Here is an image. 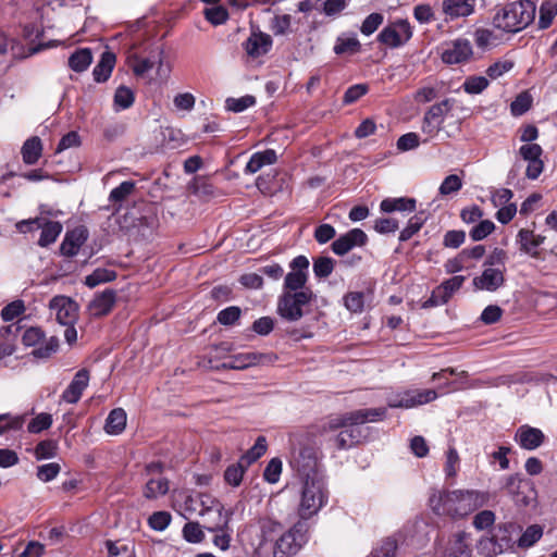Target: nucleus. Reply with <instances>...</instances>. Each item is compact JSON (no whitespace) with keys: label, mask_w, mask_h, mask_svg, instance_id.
I'll return each mask as SVG.
<instances>
[{"label":"nucleus","mask_w":557,"mask_h":557,"mask_svg":"<svg viewBox=\"0 0 557 557\" xmlns=\"http://www.w3.org/2000/svg\"><path fill=\"white\" fill-rule=\"evenodd\" d=\"M490 495L476 490L434 491L429 498L436 515L463 518L488 503Z\"/></svg>","instance_id":"nucleus-1"},{"label":"nucleus","mask_w":557,"mask_h":557,"mask_svg":"<svg viewBox=\"0 0 557 557\" xmlns=\"http://www.w3.org/2000/svg\"><path fill=\"white\" fill-rule=\"evenodd\" d=\"M535 11L536 7L531 0L513 1L495 13L493 25L506 33H518L534 21Z\"/></svg>","instance_id":"nucleus-2"},{"label":"nucleus","mask_w":557,"mask_h":557,"mask_svg":"<svg viewBox=\"0 0 557 557\" xmlns=\"http://www.w3.org/2000/svg\"><path fill=\"white\" fill-rule=\"evenodd\" d=\"M327 502L323 476L302 480L298 513L302 520L315 515Z\"/></svg>","instance_id":"nucleus-3"},{"label":"nucleus","mask_w":557,"mask_h":557,"mask_svg":"<svg viewBox=\"0 0 557 557\" xmlns=\"http://www.w3.org/2000/svg\"><path fill=\"white\" fill-rule=\"evenodd\" d=\"M387 410L385 407L358 409L341 414L330 416L321 425V433L336 431L337 426L345 423L357 424L361 428L368 422H377L386 418Z\"/></svg>","instance_id":"nucleus-4"},{"label":"nucleus","mask_w":557,"mask_h":557,"mask_svg":"<svg viewBox=\"0 0 557 557\" xmlns=\"http://www.w3.org/2000/svg\"><path fill=\"white\" fill-rule=\"evenodd\" d=\"M308 542V524L298 521L274 543L273 557H293Z\"/></svg>","instance_id":"nucleus-5"},{"label":"nucleus","mask_w":557,"mask_h":557,"mask_svg":"<svg viewBox=\"0 0 557 557\" xmlns=\"http://www.w3.org/2000/svg\"><path fill=\"white\" fill-rule=\"evenodd\" d=\"M313 297L312 290L282 292L277 301V313L289 322H296L304 317V307L308 306Z\"/></svg>","instance_id":"nucleus-6"},{"label":"nucleus","mask_w":557,"mask_h":557,"mask_svg":"<svg viewBox=\"0 0 557 557\" xmlns=\"http://www.w3.org/2000/svg\"><path fill=\"white\" fill-rule=\"evenodd\" d=\"M16 228L21 233L41 230L38 245L48 247L53 244L61 234L63 226L59 221H51L42 216L24 220L16 224Z\"/></svg>","instance_id":"nucleus-7"},{"label":"nucleus","mask_w":557,"mask_h":557,"mask_svg":"<svg viewBox=\"0 0 557 557\" xmlns=\"http://www.w3.org/2000/svg\"><path fill=\"white\" fill-rule=\"evenodd\" d=\"M456 100L446 98L441 102L431 106L424 113L421 129L424 134L434 136L444 124L445 116L454 109Z\"/></svg>","instance_id":"nucleus-8"},{"label":"nucleus","mask_w":557,"mask_h":557,"mask_svg":"<svg viewBox=\"0 0 557 557\" xmlns=\"http://www.w3.org/2000/svg\"><path fill=\"white\" fill-rule=\"evenodd\" d=\"M309 260L306 256L299 255L295 257L290 263V272L284 278L283 292L312 290L307 287Z\"/></svg>","instance_id":"nucleus-9"},{"label":"nucleus","mask_w":557,"mask_h":557,"mask_svg":"<svg viewBox=\"0 0 557 557\" xmlns=\"http://www.w3.org/2000/svg\"><path fill=\"white\" fill-rule=\"evenodd\" d=\"M437 398L435 389L423 391H401L391 394L387 397V406L389 408H412L419 405H424Z\"/></svg>","instance_id":"nucleus-10"},{"label":"nucleus","mask_w":557,"mask_h":557,"mask_svg":"<svg viewBox=\"0 0 557 557\" xmlns=\"http://www.w3.org/2000/svg\"><path fill=\"white\" fill-rule=\"evenodd\" d=\"M290 466L301 480L322 476L318 470L317 453L312 447L305 446L295 451L290 459Z\"/></svg>","instance_id":"nucleus-11"},{"label":"nucleus","mask_w":557,"mask_h":557,"mask_svg":"<svg viewBox=\"0 0 557 557\" xmlns=\"http://www.w3.org/2000/svg\"><path fill=\"white\" fill-rule=\"evenodd\" d=\"M515 524L503 523L497 527L496 533L491 537H481L478 548L484 550L491 547L495 554H504L508 550H513L516 542L512 539V531ZM482 554V552H480Z\"/></svg>","instance_id":"nucleus-12"},{"label":"nucleus","mask_w":557,"mask_h":557,"mask_svg":"<svg viewBox=\"0 0 557 557\" xmlns=\"http://www.w3.org/2000/svg\"><path fill=\"white\" fill-rule=\"evenodd\" d=\"M473 55L472 45L469 39L457 38L444 42L441 47V59L445 64H461L468 62Z\"/></svg>","instance_id":"nucleus-13"},{"label":"nucleus","mask_w":557,"mask_h":557,"mask_svg":"<svg viewBox=\"0 0 557 557\" xmlns=\"http://www.w3.org/2000/svg\"><path fill=\"white\" fill-rule=\"evenodd\" d=\"M368 243V235L361 228H352L336 238L332 245V251L337 256H344L355 247H363Z\"/></svg>","instance_id":"nucleus-14"},{"label":"nucleus","mask_w":557,"mask_h":557,"mask_svg":"<svg viewBox=\"0 0 557 557\" xmlns=\"http://www.w3.org/2000/svg\"><path fill=\"white\" fill-rule=\"evenodd\" d=\"M50 309L55 311L57 321L62 325H72L77 319L78 306L69 297L57 296L52 298Z\"/></svg>","instance_id":"nucleus-15"},{"label":"nucleus","mask_w":557,"mask_h":557,"mask_svg":"<svg viewBox=\"0 0 557 557\" xmlns=\"http://www.w3.org/2000/svg\"><path fill=\"white\" fill-rule=\"evenodd\" d=\"M90 373L87 369L78 370L69 386L63 391L61 400L66 404H76L82 398L84 391L88 387Z\"/></svg>","instance_id":"nucleus-16"},{"label":"nucleus","mask_w":557,"mask_h":557,"mask_svg":"<svg viewBox=\"0 0 557 557\" xmlns=\"http://www.w3.org/2000/svg\"><path fill=\"white\" fill-rule=\"evenodd\" d=\"M88 230L85 226H77L65 233V236L60 245V253L64 257H75L81 247L88 239Z\"/></svg>","instance_id":"nucleus-17"},{"label":"nucleus","mask_w":557,"mask_h":557,"mask_svg":"<svg viewBox=\"0 0 557 557\" xmlns=\"http://www.w3.org/2000/svg\"><path fill=\"white\" fill-rule=\"evenodd\" d=\"M184 505L186 511H198L200 516H205L208 512L215 511L219 518H221L224 511V507L220 503H215L214 500L210 499L208 495L201 493L187 496Z\"/></svg>","instance_id":"nucleus-18"},{"label":"nucleus","mask_w":557,"mask_h":557,"mask_svg":"<svg viewBox=\"0 0 557 557\" xmlns=\"http://www.w3.org/2000/svg\"><path fill=\"white\" fill-rule=\"evenodd\" d=\"M513 440L521 448L534 450L544 443L545 435L540 429L523 424L517 429Z\"/></svg>","instance_id":"nucleus-19"},{"label":"nucleus","mask_w":557,"mask_h":557,"mask_svg":"<svg viewBox=\"0 0 557 557\" xmlns=\"http://www.w3.org/2000/svg\"><path fill=\"white\" fill-rule=\"evenodd\" d=\"M342 431L333 438L334 446L338 450H347L359 444L364 437L363 430L357 424L345 423L337 426Z\"/></svg>","instance_id":"nucleus-20"},{"label":"nucleus","mask_w":557,"mask_h":557,"mask_svg":"<svg viewBox=\"0 0 557 557\" xmlns=\"http://www.w3.org/2000/svg\"><path fill=\"white\" fill-rule=\"evenodd\" d=\"M116 301V292L111 288L104 289L102 293L96 294L88 305L90 315L100 318L111 312Z\"/></svg>","instance_id":"nucleus-21"},{"label":"nucleus","mask_w":557,"mask_h":557,"mask_svg":"<svg viewBox=\"0 0 557 557\" xmlns=\"http://www.w3.org/2000/svg\"><path fill=\"white\" fill-rule=\"evenodd\" d=\"M232 515V511H223L222 517L219 518L220 522L207 527L208 531L215 533L212 542L221 550H226L230 548L232 530L230 529L228 524Z\"/></svg>","instance_id":"nucleus-22"},{"label":"nucleus","mask_w":557,"mask_h":557,"mask_svg":"<svg viewBox=\"0 0 557 557\" xmlns=\"http://www.w3.org/2000/svg\"><path fill=\"white\" fill-rule=\"evenodd\" d=\"M505 283L504 270L486 268L480 276L473 278L476 289L495 292Z\"/></svg>","instance_id":"nucleus-23"},{"label":"nucleus","mask_w":557,"mask_h":557,"mask_svg":"<svg viewBox=\"0 0 557 557\" xmlns=\"http://www.w3.org/2000/svg\"><path fill=\"white\" fill-rule=\"evenodd\" d=\"M474 7L475 0H444L442 3L445 21L467 17L474 12Z\"/></svg>","instance_id":"nucleus-24"},{"label":"nucleus","mask_w":557,"mask_h":557,"mask_svg":"<svg viewBox=\"0 0 557 557\" xmlns=\"http://www.w3.org/2000/svg\"><path fill=\"white\" fill-rule=\"evenodd\" d=\"M272 38L264 33H252L244 42V49L251 58H259L270 51L272 48Z\"/></svg>","instance_id":"nucleus-25"},{"label":"nucleus","mask_w":557,"mask_h":557,"mask_svg":"<svg viewBox=\"0 0 557 557\" xmlns=\"http://www.w3.org/2000/svg\"><path fill=\"white\" fill-rule=\"evenodd\" d=\"M271 357L258 352H245L231 357L230 361L222 364L223 369L244 370L246 368L262 363L264 360H270Z\"/></svg>","instance_id":"nucleus-26"},{"label":"nucleus","mask_w":557,"mask_h":557,"mask_svg":"<svg viewBox=\"0 0 557 557\" xmlns=\"http://www.w3.org/2000/svg\"><path fill=\"white\" fill-rule=\"evenodd\" d=\"M529 483L519 473H513L505 479L503 490L509 494L517 504L528 505L529 499L524 495L523 487Z\"/></svg>","instance_id":"nucleus-27"},{"label":"nucleus","mask_w":557,"mask_h":557,"mask_svg":"<svg viewBox=\"0 0 557 557\" xmlns=\"http://www.w3.org/2000/svg\"><path fill=\"white\" fill-rule=\"evenodd\" d=\"M469 540L470 534L466 531L455 533L449 541L446 557H471L472 548Z\"/></svg>","instance_id":"nucleus-28"},{"label":"nucleus","mask_w":557,"mask_h":557,"mask_svg":"<svg viewBox=\"0 0 557 557\" xmlns=\"http://www.w3.org/2000/svg\"><path fill=\"white\" fill-rule=\"evenodd\" d=\"M333 51L337 55H354L361 51V44L356 34H341L335 41Z\"/></svg>","instance_id":"nucleus-29"},{"label":"nucleus","mask_w":557,"mask_h":557,"mask_svg":"<svg viewBox=\"0 0 557 557\" xmlns=\"http://www.w3.org/2000/svg\"><path fill=\"white\" fill-rule=\"evenodd\" d=\"M544 236L535 235L533 231L525 228L520 230L517 235L520 249L532 257L539 255L537 248L544 243Z\"/></svg>","instance_id":"nucleus-30"},{"label":"nucleus","mask_w":557,"mask_h":557,"mask_svg":"<svg viewBox=\"0 0 557 557\" xmlns=\"http://www.w3.org/2000/svg\"><path fill=\"white\" fill-rule=\"evenodd\" d=\"M115 61H116V58H115L114 53H112L110 51L103 52L101 54L99 62L92 70L94 79L97 83L107 82L109 79V77L111 76L113 67L115 65Z\"/></svg>","instance_id":"nucleus-31"},{"label":"nucleus","mask_w":557,"mask_h":557,"mask_svg":"<svg viewBox=\"0 0 557 557\" xmlns=\"http://www.w3.org/2000/svg\"><path fill=\"white\" fill-rule=\"evenodd\" d=\"M380 209L385 213L394 211L413 212L416 210V199L408 197L386 198L381 201Z\"/></svg>","instance_id":"nucleus-32"},{"label":"nucleus","mask_w":557,"mask_h":557,"mask_svg":"<svg viewBox=\"0 0 557 557\" xmlns=\"http://www.w3.org/2000/svg\"><path fill=\"white\" fill-rule=\"evenodd\" d=\"M135 182L124 181L111 190L109 201L112 203L113 212L120 211L122 202L135 190Z\"/></svg>","instance_id":"nucleus-33"},{"label":"nucleus","mask_w":557,"mask_h":557,"mask_svg":"<svg viewBox=\"0 0 557 557\" xmlns=\"http://www.w3.org/2000/svg\"><path fill=\"white\" fill-rule=\"evenodd\" d=\"M126 412L122 408H115L110 411L106 424L104 430L108 434L117 435L122 433L126 426Z\"/></svg>","instance_id":"nucleus-34"},{"label":"nucleus","mask_w":557,"mask_h":557,"mask_svg":"<svg viewBox=\"0 0 557 557\" xmlns=\"http://www.w3.org/2000/svg\"><path fill=\"white\" fill-rule=\"evenodd\" d=\"M92 62V54L89 48L76 50L69 58V66L77 73L86 71Z\"/></svg>","instance_id":"nucleus-35"},{"label":"nucleus","mask_w":557,"mask_h":557,"mask_svg":"<svg viewBox=\"0 0 557 557\" xmlns=\"http://www.w3.org/2000/svg\"><path fill=\"white\" fill-rule=\"evenodd\" d=\"M42 145L38 137L27 139L22 147L23 160L27 164H35L41 156Z\"/></svg>","instance_id":"nucleus-36"},{"label":"nucleus","mask_w":557,"mask_h":557,"mask_svg":"<svg viewBox=\"0 0 557 557\" xmlns=\"http://www.w3.org/2000/svg\"><path fill=\"white\" fill-rule=\"evenodd\" d=\"M169 492V481L165 478L150 479L144 487V496L147 499H156Z\"/></svg>","instance_id":"nucleus-37"},{"label":"nucleus","mask_w":557,"mask_h":557,"mask_svg":"<svg viewBox=\"0 0 557 557\" xmlns=\"http://www.w3.org/2000/svg\"><path fill=\"white\" fill-rule=\"evenodd\" d=\"M428 220V214L424 211H420L413 216H411L408 221L407 226L401 230L399 234V242L409 240L416 233H418L423 224Z\"/></svg>","instance_id":"nucleus-38"},{"label":"nucleus","mask_w":557,"mask_h":557,"mask_svg":"<svg viewBox=\"0 0 557 557\" xmlns=\"http://www.w3.org/2000/svg\"><path fill=\"white\" fill-rule=\"evenodd\" d=\"M135 101L134 91L127 86H119L114 92V107L116 111L126 110L133 106Z\"/></svg>","instance_id":"nucleus-39"},{"label":"nucleus","mask_w":557,"mask_h":557,"mask_svg":"<svg viewBox=\"0 0 557 557\" xmlns=\"http://www.w3.org/2000/svg\"><path fill=\"white\" fill-rule=\"evenodd\" d=\"M247 469L248 467L243 465L240 459L236 463L230 465L224 471L225 482L233 487L239 486Z\"/></svg>","instance_id":"nucleus-40"},{"label":"nucleus","mask_w":557,"mask_h":557,"mask_svg":"<svg viewBox=\"0 0 557 557\" xmlns=\"http://www.w3.org/2000/svg\"><path fill=\"white\" fill-rule=\"evenodd\" d=\"M267 451V440L264 436H259L256 440L255 445L244 454L239 459L243 465L249 467L253 462H256L260 457H262Z\"/></svg>","instance_id":"nucleus-41"},{"label":"nucleus","mask_w":557,"mask_h":557,"mask_svg":"<svg viewBox=\"0 0 557 557\" xmlns=\"http://www.w3.org/2000/svg\"><path fill=\"white\" fill-rule=\"evenodd\" d=\"M543 535V528L540 524H532L525 529L517 541L520 548H529L533 546Z\"/></svg>","instance_id":"nucleus-42"},{"label":"nucleus","mask_w":557,"mask_h":557,"mask_svg":"<svg viewBox=\"0 0 557 557\" xmlns=\"http://www.w3.org/2000/svg\"><path fill=\"white\" fill-rule=\"evenodd\" d=\"M116 278V273L113 270L98 268L91 274L87 275L85 278V284L94 288L99 284L111 282Z\"/></svg>","instance_id":"nucleus-43"},{"label":"nucleus","mask_w":557,"mask_h":557,"mask_svg":"<svg viewBox=\"0 0 557 557\" xmlns=\"http://www.w3.org/2000/svg\"><path fill=\"white\" fill-rule=\"evenodd\" d=\"M335 260L331 257L321 256L313 259V273L318 278H326L334 270Z\"/></svg>","instance_id":"nucleus-44"},{"label":"nucleus","mask_w":557,"mask_h":557,"mask_svg":"<svg viewBox=\"0 0 557 557\" xmlns=\"http://www.w3.org/2000/svg\"><path fill=\"white\" fill-rule=\"evenodd\" d=\"M59 348V339L54 336H51L49 339L45 342H40L39 345L32 351V355L35 358L47 359L51 357L54 352H57Z\"/></svg>","instance_id":"nucleus-45"},{"label":"nucleus","mask_w":557,"mask_h":557,"mask_svg":"<svg viewBox=\"0 0 557 557\" xmlns=\"http://www.w3.org/2000/svg\"><path fill=\"white\" fill-rule=\"evenodd\" d=\"M532 96L528 91L519 94L510 104V112L513 116H521L532 106Z\"/></svg>","instance_id":"nucleus-46"},{"label":"nucleus","mask_w":557,"mask_h":557,"mask_svg":"<svg viewBox=\"0 0 557 557\" xmlns=\"http://www.w3.org/2000/svg\"><path fill=\"white\" fill-rule=\"evenodd\" d=\"M557 15L556 3H543L540 8L539 28L546 29L550 26L554 17Z\"/></svg>","instance_id":"nucleus-47"},{"label":"nucleus","mask_w":557,"mask_h":557,"mask_svg":"<svg viewBox=\"0 0 557 557\" xmlns=\"http://www.w3.org/2000/svg\"><path fill=\"white\" fill-rule=\"evenodd\" d=\"M488 86V81L484 76H469L463 82V90L470 95L481 94Z\"/></svg>","instance_id":"nucleus-48"},{"label":"nucleus","mask_w":557,"mask_h":557,"mask_svg":"<svg viewBox=\"0 0 557 557\" xmlns=\"http://www.w3.org/2000/svg\"><path fill=\"white\" fill-rule=\"evenodd\" d=\"M57 443L53 440H45L35 447V457L37 460L53 458L57 454Z\"/></svg>","instance_id":"nucleus-49"},{"label":"nucleus","mask_w":557,"mask_h":557,"mask_svg":"<svg viewBox=\"0 0 557 557\" xmlns=\"http://www.w3.org/2000/svg\"><path fill=\"white\" fill-rule=\"evenodd\" d=\"M344 305L350 312L360 313L364 307V295L362 292H350L344 297Z\"/></svg>","instance_id":"nucleus-50"},{"label":"nucleus","mask_w":557,"mask_h":557,"mask_svg":"<svg viewBox=\"0 0 557 557\" xmlns=\"http://www.w3.org/2000/svg\"><path fill=\"white\" fill-rule=\"evenodd\" d=\"M52 424V416L47 412H41L36 416L27 425L29 433L37 434L47 429Z\"/></svg>","instance_id":"nucleus-51"},{"label":"nucleus","mask_w":557,"mask_h":557,"mask_svg":"<svg viewBox=\"0 0 557 557\" xmlns=\"http://www.w3.org/2000/svg\"><path fill=\"white\" fill-rule=\"evenodd\" d=\"M260 531H261V545L265 542L272 540V536L281 530V523L270 519L262 518L259 520Z\"/></svg>","instance_id":"nucleus-52"},{"label":"nucleus","mask_w":557,"mask_h":557,"mask_svg":"<svg viewBox=\"0 0 557 557\" xmlns=\"http://www.w3.org/2000/svg\"><path fill=\"white\" fill-rule=\"evenodd\" d=\"M242 310L237 306H231L218 313L216 321L222 325H234L240 318Z\"/></svg>","instance_id":"nucleus-53"},{"label":"nucleus","mask_w":557,"mask_h":557,"mask_svg":"<svg viewBox=\"0 0 557 557\" xmlns=\"http://www.w3.org/2000/svg\"><path fill=\"white\" fill-rule=\"evenodd\" d=\"M25 311V305L23 300H14L7 306H4L1 310V318L3 321L9 322L13 321L15 318L23 314Z\"/></svg>","instance_id":"nucleus-54"},{"label":"nucleus","mask_w":557,"mask_h":557,"mask_svg":"<svg viewBox=\"0 0 557 557\" xmlns=\"http://www.w3.org/2000/svg\"><path fill=\"white\" fill-rule=\"evenodd\" d=\"M256 102L255 97L244 96L240 98H227L225 101L226 109L232 112H243L247 108L253 106Z\"/></svg>","instance_id":"nucleus-55"},{"label":"nucleus","mask_w":557,"mask_h":557,"mask_svg":"<svg viewBox=\"0 0 557 557\" xmlns=\"http://www.w3.org/2000/svg\"><path fill=\"white\" fill-rule=\"evenodd\" d=\"M462 187L461 178L456 174H450L444 178L442 184L440 185L438 193L442 196H447L453 193H457Z\"/></svg>","instance_id":"nucleus-56"},{"label":"nucleus","mask_w":557,"mask_h":557,"mask_svg":"<svg viewBox=\"0 0 557 557\" xmlns=\"http://www.w3.org/2000/svg\"><path fill=\"white\" fill-rule=\"evenodd\" d=\"M495 230V224L490 220H483L474 225L470 231V237L474 242H479L487 237Z\"/></svg>","instance_id":"nucleus-57"},{"label":"nucleus","mask_w":557,"mask_h":557,"mask_svg":"<svg viewBox=\"0 0 557 557\" xmlns=\"http://www.w3.org/2000/svg\"><path fill=\"white\" fill-rule=\"evenodd\" d=\"M282 472V460L280 458H272L263 472V478L267 482L274 484L278 482Z\"/></svg>","instance_id":"nucleus-58"},{"label":"nucleus","mask_w":557,"mask_h":557,"mask_svg":"<svg viewBox=\"0 0 557 557\" xmlns=\"http://www.w3.org/2000/svg\"><path fill=\"white\" fill-rule=\"evenodd\" d=\"M171 519L168 511H156L149 517L148 524L154 531H163L169 527Z\"/></svg>","instance_id":"nucleus-59"},{"label":"nucleus","mask_w":557,"mask_h":557,"mask_svg":"<svg viewBox=\"0 0 557 557\" xmlns=\"http://www.w3.org/2000/svg\"><path fill=\"white\" fill-rule=\"evenodd\" d=\"M377 40L383 44V45H386L388 47H392V48H396V47H399L401 45H404L401 42V40L399 39V35H397V32L393 28V26H387V27H384L379 36H377Z\"/></svg>","instance_id":"nucleus-60"},{"label":"nucleus","mask_w":557,"mask_h":557,"mask_svg":"<svg viewBox=\"0 0 557 557\" xmlns=\"http://www.w3.org/2000/svg\"><path fill=\"white\" fill-rule=\"evenodd\" d=\"M383 20H384V17L381 13H376V12L371 13L362 22L360 32L366 36L372 35L383 23Z\"/></svg>","instance_id":"nucleus-61"},{"label":"nucleus","mask_w":557,"mask_h":557,"mask_svg":"<svg viewBox=\"0 0 557 557\" xmlns=\"http://www.w3.org/2000/svg\"><path fill=\"white\" fill-rule=\"evenodd\" d=\"M513 65L515 63L511 60H499L487 67L486 74L492 79H496L505 73L509 72Z\"/></svg>","instance_id":"nucleus-62"},{"label":"nucleus","mask_w":557,"mask_h":557,"mask_svg":"<svg viewBox=\"0 0 557 557\" xmlns=\"http://www.w3.org/2000/svg\"><path fill=\"white\" fill-rule=\"evenodd\" d=\"M205 16L213 25L224 24L228 18V12L223 7H213L206 9Z\"/></svg>","instance_id":"nucleus-63"},{"label":"nucleus","mask_w":557,"mask_h":557,"mask_svg":"<svg viewBox=\"0 0 557 557\" xmlns=\"http://www.w3.org/2000/svg\"><path fill=\"white\" fill-rule=\"evenodd\" d=\"M495 522V513L492 510H482L478 512L472 521L473 527L479 530H485Z\"/></svg>","instance_id":"nucleus-64"}]
</instances>
